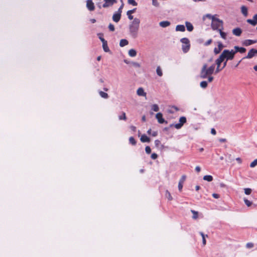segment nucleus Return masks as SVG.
I'll return each mask as SVG.
<instances>
[{
    "instance_id": "f257e3e1",
    "label": "nucleus",
    "mask_w": 257,
    "mask_h": 257,
    "mask_svg": "<svg viewBox=\"0 0 257 257\" xmlns=\"http://www.w3.org/2000/svg\"><path fill=\"white\" fill-rule=\"evenodd\" d=\"M215 64L208 67L206 64H204L200 71V77L202 79L207 78L208 82H211L213 80V77L211 75L215 70Z\"/></svg>"
},
{
    "instance_id": "f03ea898",
    "label": "nucleus",
    "mask_w": 257,
    "mask_h": 257,
    "mask_svg": "<svg viewBox=\"0 0 257 257\" xmlns=\"http://www.w3.org/2000/svg\"><path fill=\"white\" fill-rule=\"evenodd\" d=\"M140 24V20L139 18H135L132 21L129 25L130 32L131 35L136 38L137 36Z\"/></svg>"
},
{
    "instance_id": "7ed1b4c3",
    "label": "nucleus",
    "mask_w": 257,
    "mask_h": 257,
    "mask_svg": "<svg viewBox=\"0 0 257 257\" xmlns=\"http://www.w3.org/2000/svg\"><path fill=\"white\" fill-rule=\"evenodd\" d=\"M235 54V52H234L233 50L230 51L228 50H224L220 56L224 60L226 59V61H228L232 60L234 57Z\"/></svg>"
},
{
    "instance_id": "20e7f679",
    "label": "nucleus",
    "mask_w": 257,
    "mask_h": 257,
    "mask_svg": "<svg viewBox=\"0 0 257 257\" xmlns=\"http://www.w3.org/2000/svg\"><path fill=\"white\" fill-rule=\"evenodd\" d=\"M211 28L214 30H219V29H222L223 22L222 20L215 18L211 22Z\"/></svg>"
},
{
    "instance_id": "39448f33",
    "label": "nucleus",
    "mask_w": 257,
    "mask_h": 257,
    "mask_svg": "<svg viewBox=\"0 0 257 257\" xmlns=\"http://www.w3.org/2000/svg\"><path fill=\"white\" fill-rule=\"evenodd\" d=\"M181 42L182 43V49L184 53L187 52L190 47V42L188 39L183 38L181 39Z\"/></svg>"
},
{
    "instance_id": "423d86ee",
    "label": "nucleus",
    "mask_w": 257,
    "mask_h": 257,
    "mask_svg": "<svg viewBox=\"0 0 257 257\" xmlns=\"http://www.w3.org/2000/svg\"><path fill=\"white\" fill-rule=\"evenodd\" d=\"M257 55V50L252 48L248 52L247 55L243 59H251Z\"/></svg>"
},
{
    "instance_id": "0eeeda50",
    "label": "nucleus",
    "mask_w": 257,
    "mask_h": 257,
    "mask_svg": "<svg viewBox=\"0 0 257 257\" xmlns=\"http://www.w3.org/2000/svg\"><path fill=\"white\" fill-rule=\"evenodd\" d=\"M122 8V5H121L120 7V8L118 9V12L116 13L113 14V21H114L115 22H118L119 21L120 18L121 17Z\"/></svg>"
},
{
    "instance_id": "6e6552de",
    "label": "nucleus",
    "mask_w": 257,
    "mask_h": 257,
    "mask_svg": "<svg viewBox=\"0 0 257 257\" xmlns=\"http://www.w3.org/2000/svg\"><path fill=\"white\" fill-rule=\"evenodd\" d=\"M257 43V40H245L242 42V45L244 46H248Z\"/></svg>"
},
{
    "instance_id": "1a4fd4ad",
    "label": "nucleus",
    "mask_w": 257,
    "mask_h": 257,
    "mask_svg": "<svg viewBox=\"0 0 257 257\" xmlns=\"http://www.w3.org/2000/svg\"><path fill=\"white\" fill-rule=\"evenodd\" d=\"M86 7L87 9L90 11H92L95 9L94 3L92 0H87L86 1Z\"/></svg>"
},
{
    "instance_id": "9d476101",
    "label": "nucleus",
    "mask_w": 257,
    "mask_h": 257,
    "mask_svg": "<svg viewBox=\"0 0 257 257\" xmlns=\"http://www.w3.org/2000/svg\"><path fill=\"white\" fill-rule=\"evenodd\" d=\"M137 94L139 96L146 97L147 95L146 92H145L144 88L142 87H139L137 91Z\"/></svg>"
},
{
    "instance_id": "9b49d317",
    "label": "nucleus",
    "mask_w": 257,
    "mask_h": 257,
    "mask_svg": "<svg viewBox=\"0 0 257 257\" xmlns=\"http://www.w3.org/2000/svg\"><path fill=\"white\" fill-rule=\"evenodd\" d=\"M156 118L160 123H163L165 122V119L163 118V115L160 112L156 114Z\"/></svg>"
},
{
    "instance_id": "f8f14e48",
    "label": "nucleus",
    "mask_w": 257,
    "mask_h": 257,
    "mask_svg": "<svg viewBox=\"0 0 257 257\" xmlns=\"http://www.w3.org/2000/svg\"><path fill=\"white\" fill-rule=\"evenodd\" d=\"M242 33V30L239 28H236L232 30V33L236 36H240Z\"/></svg>"
},
{
    "instance_id": "ddd939ff",
    "label": "nucleus",
    "mask_w": 257,
    "mask_h": 257,
    "mask_svg": "<svg viewBox=\"0 0 257 257\" xmlns=\"http://www.w3.org/2000/svg\"><path fill=\"white\" fill-rule=\"evenodd\" d=\"M223 47V44L221 42H219L218 44V48H215L214 50V53L217 54H218Z\"/></svg>"
},
{
    "instance_id": "4468645a",
    "label": "nucleus",
    "mask_w": 257,
    "mask_h": 257,
    "mask_svg": "<svg viewBox=\"0 0 257 257\" xmlns=\"http://www.w3.org/2000/svg\"><path fill=\"white\" fill-rule=\"evenodd\" d=\"M235 52V53L237 52H240V53H243L246 51V49L243 47H239L238 46H234V47Z\"/></svg>"
},
{
    "instance_id": "2eb2a0df",
    "label": "nucleus",
    "mask_w": 257,
    "mask_h": 257,
    "mask_svg": "<svg viewBox=\"0 0 257 257\" xmlns=\"http://www.w3.org/2000/svg\"><path fill=\"white\" fill-rule=\"evenodd\" d=\"M159 25L162 28H166L170 25V22L167 21H162L159 23Z\"/></svg>"
},
{
    "instance_id": "dca6fc26",
    "label": "nucleus",
    "mask_w": 257,
    "mask_h": 257,
    "mask_svg": "<svg viewBox=\"0 0 257 257\" xmlns=\"http://www.w3.org/2000/svg\"><path fill=\"white\" fill-rule=\"evenodd\" d=\"M185 25H186V27L187 28V30L189 32H192L193 30L194 27L191 23H190L189 22H186Z\"/></svg>"
},
{
    "instance_id": "f3484780",
    "label": "nucleus",
    "mask_w": 257,
    "mask_h": 257,
    "mask_svg": "<svg viewBox=\"0 0 257 257\" xmlns=\"http://www.w3.org/2000/svg\"><path fill=\"white\" fill-rule=\"evenodd\" d=\"M176 31L179 32H184L185 31V27L183 25H178L176 27Z\"/></svg>"
},
{
    "instance_id": "a211bd4d",
    "label": "nucleus",
    "mask_w": 257,
    "mask_h": 257,
    "mask_svg": "<svg viewBox=\"0 0 257 257\" xmlns=\"http://www.w3.org/2000/svg\"><path fill=\"white\" fill-rule=\"evenodd\" d=\"M141 141L142 142H149L150 141V138L148 137L146 135H143L141 137Z\"/></svg>"
},
{
    "instance_id": "6ab92c4d",
    "label": "nucleus",
    "mask_w": 257,
    "mask_h": 257,
    "mask_svg": "<svg viewBox=\"0 0 257 257\" xmlns=\"http://www.w3.org/2000/svg\"><path fill=\"white\" fill-rule=\"evenodd\" d=\"M102 47H103V50L105 52H109L110 50H109V49L107 46V42L106 41H105L104 42H102Z\"/></svg>"
},
{
    "instance_id": "aec40b11",
    "label": "nucleus",
    "mask_w": 257,
    "mask_h": 257,
    "mask_svg": "<svg viewBox=\"0 0 257 257\" xmlns=\"http://www.w3.org/2000/svg\"><path fill=\"white\" fill-rule=\"evenodd\" d=\"M241 12L245 17L247 16V8L245 6H242L241 7Z\"/></svg>"
},
{
    "instance_id": "412c9836",
    "label": "nucleus",
    "mask_w": 257,
    "mask_h": 257,
    "mask_svg": "<svg viewBox=\"0 0 257 257\" xmlns=\"http://www.w3.org/2000/svg\"><path fill=\"white\" fill-rule=\"evenodd\" d=\"M128 55L130 57H134L137 55V51L134 49H131L128 51Z\"/></svg>"
},
{
    "instance_id": "4be33fe9",
    "label": "nucleus",
    "mask_w": 257,
    "mask_h": 257,
    "mask_svg": "<svg viewBox=\"0 0 257 257\" xmlns=\"http://www.w3.org/2000/svg\"><path fill=\"white\" fill-rule=\"evenodd\" d=\"M105 3L103 4V7L106 8L112 5V0H104Z\"/></svg>"
},
{
    "instance_id": "5701e85b",
    "label": "nucleus",
    "mask_w": 257,
    "mask_h": 257,
    "mask_svg": "<svg viewBox=\"0 0 257 257\" xmlns=\"http://www.w3.org/2000/svg\"><path fill=\"white\" fill-rule=\"evenodd\" d=\"M128 42L126 39H121L120 41L119 45L121 47H124L128 44Z\"/></svg>"
},
{
    "instance_id": "b1692460",
    "label": "nucleus",
    "mask_w": 257,
    "mask_h": 257,
    "mask_svg": "<svg viewBox=\"0 0 257 257\" xmlns=\"http://www.w3.org/2000/svg\"><path fill=\"white\" fill-rule=\"evenodd\" d=\"M224 61L222 58L220 56L218 59L215 61L217 66H220L221 63Z\"/></svg>"
},
{
    "instance_id": "393cba45",
    "label": "nucleus",
    "mask_w": 257,
    "mask_h": 257,
    "mask_svg": "<svg viewBox=\"0 0 257 257\" xmlns=\"http://www.w3.org/2000/svg\"><path fill=\"white\" fill-rule=\"evenodd\" d=\"M156 72L158 76H159L160 77L162 76L163 72H162V69L160 66H159L157 67Z\"/></svg>"
},
{
    "instance_id": "a878e982",
    "label": "nucleus",
    "mask_w": 257,
    "mask_h": 257,
    "mask_svg": "<svg viewBox=\"0 0 257 257\" xmlns=\"http://www.w3.org/2000/svg\"><path fill=\"white\" fill-rule=\"evenodd\" d=\"M203 180L208 182H211L213 180V177L211 175H205L203 177Z\"/></svg>"
},
{
    "instance_id": "bb28decb",
    "label": "nucleus",
    "mask_w": 257,
    "mask_h": 257,
    "mask_svg": "<svg viewBox=\"0 0 257 257\" xmlns=\"http://www.w3.org/2000/svg\"><path fill=\"white\" fill-rule=\"evenodd\" d=\"M246 21L252 26H255L257 24V22L253 18L252 19H248Z\"/></svg>"
},
{
    "instance_id": "cd10ccee",
    "label": "nucleus",
    "mask_w": 257,
    "mask_h": 257,
    "mask_svg": "<svg viewBox=\"0 0 257 257\" xmlns=\"http://www.w3.org/2000/svg\"><path fill=\"white\" fill-rule=\"evenodd\" d=\"M219 32V34L220 35L221 37L224 40H226V34L223 32L222 31L221 29H219L218 30Z\"/></svg>"
},
{
    "instance_id": "c85d7f7f",
    "label": "nucleus",
    "mask_w": 257,
    "mask_h": 257,
    "mask_svg": "<svg viewBox=\"0 0 257 257\" xmlns=\"http://www.w3.org/2000/svg\"><path fill=\"white\" fill-rule=\"evenodd\" d=\"M151 109L154 111L157 112L159 111V108L157 104H154L151 106Z\"/></svg>"
},
{
    "instance_id": "c756f323",
    "label": "nucleus",
    "mask_w": 257,
    "mask_h": 257,
    "mask_svg": "<svg viewBox=\"0 0 257 257\" xmlns=\"http://www.w3.org/2000/svg\"><path fill=\"white\" fill-rule=\"evenodd\" d=\"M186 122V118L185 116H181L179 118V123L182 126Z\"/></svg>"
},
{
    "instance_id": "7c9ffc66",
    "label": "nucleus",
    "mask_w": 257,
    "mask_h": 257,
    "mask_svg": "<svg viewBox=\"0 0 257 257\" xmlns=\"http://www.w3.org/2000/svg\"><path fill=\"white\" fill-rule=\"evenodd\" d=\"M200 87L202 88H206L208 85V82L206 81H203L200 82Z\"/></svg>"
},
{
    "instance_id": "2f4dec72",
    "label": "nucleus",
    "mask_w": 257,
    "mask_h": 257,
    "mask_svg": "<svg viewBox=\"0 0 257 257\" xmlns=\"http://www.w3.org/2000/svg\"><path fill=\"white\" fill-rule=\"evenodd\" d=\"M205 18H207L209 19H211L212 20V21H213V20H214V19H215L216 18V15H211V14H206L205 16H204V19Z\"/></svg>"
},
{
    "instance_id": "473e14b6",
    "label": "nucleus",
    "mask_w": 257,
    "mask_h": 257,
    "mask_svg": "<svg viewBox=\"0 0 257 257\" xmlns=\"http://www.w3.org/2000/svg\"><path fill=\"white\" fill-rule=\"evenodd\" d=\"M165 196H166V197L169 200H172L173 199V198H172L170 193L168 190L166 191Z\"/></svg>"
},
{
    "instance_id": "72a5a7b5",
    "label": "nucleus",
    "mask_w": 257,
    "mask_h": 257,
    "mask_svg": "<svg viewBox=\"0 0 257 257\" xmlns=\"http://www.w3.org/2000/svg\"><path fill=\"white\" fill-rule=\"evenodd\" d=\"M118 118L119 120H125L126 119L125 113L122 112L121 114L118 116Z\"/></svg>"
},
{
    "instance_id": "f704fd0d",
    "label": "nucleus",
    "mask_w": 257,
    "mask_h": 257,
    "mask_svg": "<svg viewBox=\"0 0 257 257\" xmlns=\"http://www.w3.org/2000/svg\"><path fill=\"white\" fill-rule=\"evenodd\" d=\"M131 64L134 67L136 68H140L141 67V64L139 63L138 62H131Z\"/></svg>"
},
{
    "instance_id": "c9c22d12",
    "label": "nucleus",
    "mask_w": 257,
    "mask_h": 257,
    "mask_svg": "<svg viewBox=\"0 0 257 257\" xmlns=\"http://www.w3.org/2000/svg\"><path fill=\"white\" fill-rule=\"evenodd\" d=\"M99 94L102 97V98H106L108 97V95L105 92H104L103 91H100L99 92Z\"/></svg>"
},
{
    "instance_id": "e433bc0d",
    "label": "nucleus",
    "mask_w": 257,
    "mask_h": 257,
    "mask_svg": "<svg viewBox=\"0 0 257 257\" xmlns=\"http://www.w3.org/2000/svg\"><path fill=\"white\" fill-rule=\"evenodd\" d=\"M97 36L99 38V39L100 40V41L102 42H104L105 41H106L104 38H103V34L102 33H98L97 34Z\"/></svg>"
},
{
    "instance_id": "4c0bfd02",
    "label": "nucleus",
    "mask_w": 257,
    "mask_h": 257,
    "mask_svg": "<svg viewBox=\"0 0 257 257\" xmlns=\"http://www.w3.org/2000/svg\"><path fill=\"white\" fill-rule=\"evenodd\" d=\"M243 200H244V202L245 205L248 207L250 206L252 204V202L251 201L248 200L247 199H246L245 198H244Z\"/></svg>"
},
{
    "instance_id": "58836bf2",
    "label": "nucleus",
    "mask_w": 257,
    "mask_h": 257,
    "mask_svg": "<svg viewBox=\"0 0 257 257\" xmlns=\"http://www.w3.org/2000/svg\"><path fill=\"white\" fill-rule=\"evenodd\" d=\"M129 142L133 145H135L136 144V142L135 139L134 138V137H131L130 138Z\"/></svg>"
},
{
    "instance_id": "ea45409f",
    "label": "nucleus",
    "mask_w": 257,
    "mask_h": 257,
    "mask_svg": "<svg viewBox=\"0 0 257 257\" xmlns=\"http://www.w3.org/2000/svg\"><path fill=\"white\" fill-rule=\"evenodd\" d=\"M200 235H201V236L202 237V243H203V245H204L206 244V239H205V235L202 232H200Z\"/></svg>"
},
{
    "instance_id": "a19ab883",
    "label": "nucleus",
    "mask_w": 257,
    "mask_h": 257,
    "mask_svg": "<svg viewBox=\"0 0 257 257\" xmlns=\"http://www.w3.org/2000/svg\"><path fill=\"white\" fill-rule=\"evenodd\" d=\"M257 165V159L254 160L253 161H252L250 164V167L251 168H253L255 166H256Z\"/></svg>"
},
{
    "instance_id": "79ce46f5",
    "label": "nucleus",
    "mask_w": 257,
    "mask_h": 257,
    "mask_svg": "<svg viewBox=\"0 0 257 257\" xmlns=\"http://www.w3.org/2000/svg\"><path fill=\"white\" fill-rule=\"evenodd\" d=\"M192 213H193V218L196 219L198 217V212L194 210H191Z\"/></svg>"
},
{
    "instance_id": "37998d69",
    "label": "nucleus",
    "mask_w": 257,
    "mask_h": 257,
    "mask_svg": "<svg viewBox=\"0 0 257 257\" xmlns=\"http://www.w3.org/2000/svg\"><path fill=\"white\" fill-rule=\"evenodd\" d=\"M244 190L245 194L246 195H249L251 192V189L250 188H245Z\"/></svg>"
},
{
    "instance_id": "c03bdc74",
    "label": "nucleus",
    "mask_w": 257,
    "mask_h": 257,
    "mask_svg": "<svg viewBox=\"0 0 257 257\" xmlns=\"http://www.w3.org/2000/svg\"><path fill=\"white\" fill-rule=\"evenodd\" d=\"M152 4L156 7H158L159 6V3L157 0H152Z\"/></svg>"
},
{
    "instance_id": "a18cd8bd",
    "label": "nucleus",
    "mask_w": 257,
    "mask_h": 257,
    "mask_svg": "<svg viewBox=\"0 0 257 257\" xmlns=\"http://www.w3.org/2000/svg\"><path fill=\"white\" fill-rule=\"evenodd\" d=\"M128 4L134 6H136L137 5V3L135 2V0H128Z\"/></svg>"
},
{
    "instance_id": "49530a36",
    "label": "nucleus",
    "mask_w": 257,
    "mask_h": 257,
    "mask_svg": "<svg viewBox=\"0 0 257 257\" xmlns=\"http://www.w3.org/2000/svg\"><path fill=\"white\" fill-rule=\"evenodd\" d=\"M145 151L146 153L149 154L151 152V148L149 146H147L145 148Z\"/></svg>"
},
{
    "instance_id": "de8ad7c7",
    "label": "nucleus",
    "mask_w": 257,
    "mask_h": 257,
    "mask_svg": "<svg viewBox=\"0 0 257 257\" xmlns=\"http://www.w3.org/2000/svg\"><path fill=\"white\" fill-rule=\"evenodd\" d=\"M126 15H127L129 20H130L131 21L134 19L132 14H130L128 12H127Z\"/></svg>"
},
{
    "instance_id": "09e8293b",
    "label": "nucleus",
    "mask_w": 257,
    "mask_h": 257,
    "mask_svg": "<svg viewBox=\"0 0 257 257\" xmlns=\"http://www.w3.org/2000/svg\"><path fill=\"white\" fill-rule=\"evenodd\" d=\"M155 144L156 147H159L161 145V142L158 140H156L155 141Z\"/></svg>"
},
{
    "instance_id": "8fccbe9b",
    "label": "nucleus",
    "mask_w": 257,
    "mask_h": 257,
    "mask_svg": "<svg viewBox=\"0 0 257 257\" xmlns=\"http://www.w3.org/2000/svg\"><path fill=\"white\" fill-rule=\"evenodd\" d=\"M185 179H186V176L185 175H183L181 177V178L180 179V180L179 181V182L182 183H184V181H185Z\"/></svg>"
},
{
    "instance_id": "3c124183",
    "label": "nucleus",
    "mask_w": 257,
    "mask_h": 257,
    "mask_svg": "<svg viewBox=\"0 0 257 257\" xmlns=\"http://www.w3.org/2000/svg\"><path fill=\"white\" fill-rule=\"evenodd\" d=\"M158 158V155L156 153H153L151 155V158L153 160H155Z\"/></svg>"
},
{
    "instance_id": "603ef678",
    "label": "nucleus",
    "mask_w": 257,
    "mask_h": 257,
    "mask_svg": "<svg viewBox=\"0 0 257 257\" xmlns=\"http://www.w3.org/2000/svg\"><path fill=\"white\" fill-rule=\"evenodd\" d=\"M183 183H180L179 182L178 183V189L180 191H181L183 188Z\"/></svg>"
},
{
    "instance_id": "864d4df0",
    "label": "nucleus",
    "mask_w": 257,
    "mask_h": 257,
    "mask_svg": "<svg viewBox=\"0 0 257 257\" xmlns=\"http://www.w3.org/2000/svg\"><path fill=\"white\" fill-rule=\"evenodd\" d=\"M182 125L179 123H176L174 125V127L177 129H180L182 127Z\"/></svg>"
},
{
    "instance_id": "5fc2aeb1",
    "label": "nucleus",
    "mask_w": 257,
    "mask_h": 257,
    "mask_svg": "<svg viewBox=\"0 0 257 257\" xmlns=\"http://www.w3.org/2000/svg\"><path fill=\"white\" fill-rule=\"evenodd\" d=\"M220 66H217L216 69L215 70V73H217L220 72L223 68H220Z\"/></svg>"
},
{
    "instance_id": "6e6d98bb",
    "label": "nucleus",
    "mask_w": 257,
    "mask_h": 257,
    "mask_svg": "<svg viewBox=\"0 0 257 257\" xmlns=\"http://www.w3.org/2000/svg\"><path fill=\"white\" fill-rule=\"evenodd\" d=\"M211 42H212V40L209 39L207 42H205V45L206 46H208V45H210Z\"/></svg>"
},
{
    "instance_id": "4d7b16f0",
    "label": "nucleus",
    "mask_w": 257,
    "mask_h": 257,
    "mask_svg": "<svg viewBox=\"0 0 257 257\" xmlns=\"http://www.w3.org/2000/svg\"><path fill=\"white\" fill-rule=\"evenodd\" d=\"M212 196L214 198H219V195H218V194H216V193H213L212 194Z\"/></svg>"
},
{
    "instance_id": "13d9d810",
    "label": "nucleus",
    "mask_w": 257,
    "mask_h": 257,
    "mask_svg": "<svg viewBox=\"0 0 257 257\" xmlns=\"http://www.w3.org/2000/svg\"><path fill=\"white\" fill-rule=\"evenodd\" d=\"M246 247L248 248H251L253 247V244L251 243H247L246 244Z\"/></svg>"
},
{
    "instance_id": "bf43d9fd",
    "label": "nucleus",
    "mask_w": 257,
    "mask_h": 257,
    "mask_svg": "<svg viewBox=\"0 0 257 257\" xmlns=\"http://www.w3.org/2000/svg\"><path fill=\"white\" fill-rule=\"evenodd\" d=\"M211 133L213 135H216V131L214 128H211Z\"/></svg>"
},
{
    "instance_id": "052dcab7",
    "label": "nucleus",
    "mask_w": 257,
    "mask_h": 257,
    "mask_svg": "<svg viewBox=\"0 0 257 257\" xmlns=\"http://www.w3.org/2000/svg\"><path fill=\"white\" fill-rule=\"evenodd\" d=\"M151 135L153 137H156L158 135V132L157 131H154L152 133Z\"/></svg>"
},
{
    "instance_id": "680f3d73",
    "label": "nucleus",
    "mask_w": 257,
    "mask_h": 257,
    "mask_svg": "<svg viewBox=\"0 0 257 257\" xmlns=\"http://www.w3.org/2000/svg\"><path fill=\"white\" fill-rule=\"evenodd\" d=\"M201 170V168L199 166H196L195 167V171L197 172H199Z\"/></svg>"
},
{
    "instance_id": "e2e57ef3",
    "label": "nucleus",
    "mask_w": 257,
    "mask_h": 257,
    "mask_svg": "<svg viewBox=\"0 0 257 257\" xmlns=\"http://www.w3.org/2000/svg\"><path fill=\"white\" fill-rule=\"evenodd\" d=\"M236 160L239 164H241L242 162L241 159L240 158H237Z\"/></svg>"
},
{
    "instance_id": "0e129e2a",
    "label": "nucleus",
    "mask_w": 257,
    "mask_h": 257,
    "mask_svg": "<svg viewBox=\"0 0 257 257\" xmlns=\"http://www.w3.org/2000/svg\"><path fill=\"white\" fill-rule=\"evenodd\" d=\"M219 141L220 142L223 143L225 142L226 141V140L225 139H220Z\"/></svg>"
},
{
    "instance_id": "69168bd1",
    "label": "nucleus",
    "mask_w": 257,
    "mask_h": 257,
    "mask_svg": "<svg viewBox=\"0 0 257 257\" xmlns=\"http://www.w3.org/2000/svg\"><path fill=\"white\" fill-rule=\"evenodd\" d=\"M108 28H109V29L110 30V31H112V24H110L109 25Z\"/></svg>"
},
{
    "instance_id": "338daca9",
    "label": "nucleus",
    "mask_w": 257,
    "mask_h": 257,
    "mask_svg": "<svg viewBox=\"0 0 257 257\" xmlns=\"http://www.w3.org/2000/svg\"><path fill=\"white\" fill-rule=\"evenodd\" d=\"M131 128L133 131H135L136 130V127L135 126H131Z\"/></svg>"
},
{
    "instance_id": "774afa93",
    "label": "nucleus",
    "mask_w": 257,
    "mask_h": 257,
    "mask_svg": "<svg viewBox=\"0 0 257 257\" xmlns=\"http://www.w3.org/2000/svg\"><path fill=\"white\" fill-rule=\"evenodd\" d=\"M253 18L257 22V14L253 16Z\"/></svg>"
}]
</instances>
